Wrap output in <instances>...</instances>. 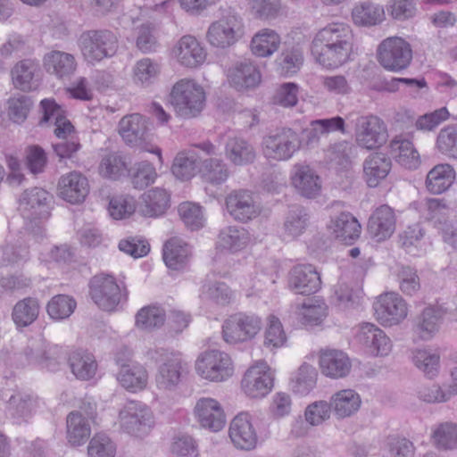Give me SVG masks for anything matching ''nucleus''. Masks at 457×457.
I'll use <instances>...</instances> for the list:
<instances>
[{
  "label": "nucleus",
  "mask_w": 457,
  "mask_h": 457,
  "mask_svg": "<svg viewBox=\"0 0 457 457\" xmlns=\"http://www.w3.org/2000/svg\"><path fill=\"white\" fill-rule=\"evenodd\" d=\"M170 104L176 113L185 119L196 117L205 104L203 87L192 79H180L170 92Z\"/></svg>",
  "instance_id": "nucleus-2"
},
{
  "label": "nucleus",
  "mask_w": 457,
  "mask_h": 457,
  "mask_svg": "<svg viewBox=\"0 0 457 457\" xmlns=\"http://www.w3.org/2000/svg\"><path fill=\"white\" fill-rule=\"evenodd\" d=\"M202 296L217 304L226 305L232 299V291L224 282L206 280L202 286Z\"/></svg>",
  "instance_id": "nucleus-62"
},
{
  "label": "nucleus",
  "mask_w": 457,
  "mask_h": 457,
  "mask_svg": "<svg viewBox=\"0 0 457 457\" xmlns=\"http://www.w3.org/2000/svg\"><path fill=\"white\" fill-rule=\"evenodd\" d=\"M199 173L204 182L215 186L224 183L229 176L227 164L223 161L215 158L202 161Z\"/></svg>",
  "instance_id": "nucleus-51"
},
{
  "label": "nucleus",
  "mask_w": 457,
  "mask_h": 457,
  "mask_svg": "<svg viewBox=\"0 0 457 457\" xmlns=\"http://www.w3.org/2000/svg\"><path fill=\"white\" fill-rule=\"evenodd\" d=\"M262 145L266 157L287 161L300 149L301 139L292 129L278 128L263 137Z\"/></svg>",
  "instance_id": "nucleus-6"
},
{
  "label": "nucleus",
  "mask_w": 457,
  "mask_h": 457,
  "mask_svg": "<svg viewBox=\"0 0 457 457\" xmlns=\"http://www.w3.org/2000/svg\"><path fill=\"white\" fill-rule=\"evenodd\" d=\"M385 449L389 457H413L415 446L406 437L397 435L388 436L385 441Z\"/></svg>",
  "instance_id": "nucleus-64"
},
{
  "label": "nucleus",
  "mask_w": 457,
  "mask_h": 457,
  "mask_svg": "<svg viewBox=\"0 0 457 457\" xmlns=\"http://www.w3.org/2000/svg\"><path fill=\"white\" fill-rule=\"evenodd\" d=\"M99 169L104 177L116 180L128 170V162L121 154L111 153L102 159Z\"/></svg>",
  "instance_id": "nucleus-57"
},
{
  "label": "nucleus",
  "mask_w": 457,
  "mask_h": 457,
  "mask_svg": "<svg viewBox=\"0 0 457 457\" xmlns=\"http://www.w3.org/2000/svg\"><path fill=\"white\" fill-rule=\"evenodd\" d=\"M455 180V170L448 163H441L433 167L426 178V187L434 195H439L450 188Z\"/></svg>",
  "instance_id": "nucleus-38"
},
{
  "label": "nucleus",
  "mask_w": 457,
  "mask_h": 457,
  "mask_svg": "<svg viewBox=\"0 0 457 457\" xmlns=\"http://www.w3.org/2000/svg\"><path fill=\"white\" fill-rule=\"evenodd\" d=\"M191 251L181 238L172 237L163 246L162 258L166 266L173 270H182L187 263Z\"/></svg>",
  "instance_id": "nucleus-34"
},
{
  "label": "nucleus",
  "mask_w": 457,
  "mask_h": 457,
  "mask_svg": "<svg viewBox=\"0 0 457 457\" xmlns=\"http://www.w3.org/2000/svg\"><path fill=\"white\" fill-rule=\"evenodd\" d=\"M67 439L72 445L85 444L91 435V424L81 411L70 412L66 419Z\"/></svg>",
  "instance_id": "nucleus-40"
},
{
  "label": "nucleus",
  "mask_w": 457,
  "mask_h": 457,
  "mask_svg": "<svg viewBox=\"0 0 457 457\" xmlns=\"http://www.w3.org/2000/svg\"><path fill=\"white\" fill-rule=\"evenodd\" d=\"M220 17L211 23L206 37L208 42L226 48L237 42L244 35L243 19L232 8H220Z\"/></svg>",
  "instance_id": "nucleus-4"
},
{
  "label": "nucleus",
  "mask_w": 457,
  "mask_h": 457,
  "mask_svg": "<svg viewBox=\"0 0 457 457\" xmlns=\"http://www.w3.org/2000/svg\"><path fill=\"white\" fill-rule=\"evenodd\" d=\"M280 43V37L275 30L263 29L253 37L250 46L256 56L268 57L278 51Z\"/></svg>",
  "instance_id": "nucleus-45"
},
{
  "label": "nucleus",
  "mask_w": 457,
  "mask_h": 457,
  "mask_svg": "<svg viewBox=\"0 0 457 457\" xmlns=\"http://www.w3.org/2000/svg\"><path fill=\"white\" fill-rule=\"evenodd\" d=\"M77 303L75 299L67 295H57L51 298L46 305L49 317L55 320L69 318L75 311Z\"/></svg>",
  "instance_id": "nucleus-56"
},
{
  "label": "nucleus",
  "mask_w": 457,
  "mask_h": 457,
  "mask_svg": "<svg viewBox=\"0 0 457 457\" xmlns=\"http://www.w3.org/2000/svg\"><path fill=\"white\" fill-rule=\"evenodd\" d=\"M226 207L229 215L240 222H247L260 214L253 195L247 190H235L226 197Z\"/></svg>",
  "instance_id": "nucleus-16"
},
{
  "label": "nucleus",
  "mask_w": 457,
  "mask_h": 457,
  "mask_svg": "<svg viewBox=\"0 0 457 457\" xmlns=\"http://www.w3.org/2000/svg\"><path fill=\"white\" fill-rule=\"evenodd\" d=\"M43 63L46 72L59 79H69L75 73L78 66L73 54L59 50L46 54Z\"/></svg>",
  "instance_id": "nucleus-23"
},
{
  "label": "nucleus",
  "mask_w": 457,
  "mask_h": 457,
  "mask_svg": "<svg viewBox=\"0 0 457 457\" xmlns=\"http://www.w3.org/2000/svg\"><path fill=\"white\" fill-rule=\"evenodd\" d=\"M363 178L370 187H376L389 174L392 161L386 154H370L363 162Z\"/></svg>",
  "instance_id": "nucleus-26"
},
{
  "label": "nucleus",
  "mask_w": 457,
  "mask_h": 457,
  "mask_svg": "<svg viewBox=\"0 0 457 457\" xmlns=\"http://www.w3.org/2000/svg\"><path fill=\"white\" fill-rule=\"evenodd\" d=\"M228 79L237 89H247L255 87L260 83L261 73L252 62L245 60L236 62L228 69Z\"/></svg>",
  "instance_id": "nucleus-27"
},
{
  "label": "nucleus",
  "mask_w": 457,
  "mask_h": 457,
  "mask_svg": "<svg viewBox=\"0 0 457 457\" xmlns=\"http://www.w3.org/2000/svg\"><path fill=\"white\" fill-rule=\"evenodd\" d=\"M357 154V147L351 142L341 140L330 145L325 151L326 162L334 168H346Z\"/></svg>",
  "instance_id": "nucleus-43"
},
{
  "label": "nucleus",
  "mask_w": 457,
  "mask_h": 457,
  "mask_svg": "<svg viewBox=\"0 0 457 457\" xmlns=\"http://www.w3.org/2000/svg\"><path fill=\"white\" fill-rule=\"evenodd\" d=\"M228 434L238 449L249 451L256 446L257 434L247 412H241L232 420Z\"/></svg>",
  "instance_id": "nucleus-18"
},
{
  "label": "nucleus",
  "mask_w": 457,
  "mask_h": 457,
  "mask_svg": "<svg viewBox=\"0 0 457 457\" xmlns=\"http://www.w3.org/2000/svg\"><path fill=\"white\" fill-rule=\"evenodd\" d=\"M289 285L296 294L312 295L320 288L321 279L314 266L301 264L291 270Z\"/></svg>",
  "instance_id": "nucleus-21"
},
{
  "label": "nucleus",
  "mask_w": 457,
  "mask_h": 457,
  "mask_svg": "<svg viewBox=\"0 0 457 457\" xmlns=\"http://www.w3.org/2000/svg\"><path fill=\"white\" fill-rule=\"evenodd\" d=\"M119 133L127 145L154 153L162 161V150L159 147H147V144L151 140V133L148 121L143 115L132 113L124 116L119 123Z\"/></svg>",
  "instance_id": "nucleus-9"
},
{
  "label": "nucleus",
  "mask_w": 457,
  "mask_h": 457,
  "mask_svg": "<svg viewBox=\"0 0 457 457\" xmlns=\"http://www.w3.org/2000/svg\"><path fill=\"white\" fill-rule=\"evenodd\" d=\"M8 116L17 124L24 122L33 106V100L26 95H18L11 97L8 102Z\"/></svg>",
  "instance_id": "nucleus-63"
},
{
  "label": "nucleus",
  "mask_w": 457,
  "mask_h": 457,
  "mask_svg": "<svg viewBox=\"0 0 457 457\" xmlns=\"http://www.w3.org/2000/svg\"><path fill=\"white\" fill-rule=\"evenodd\" d=\"M444 314L439 307H426L414 320L415 334L422 340L431 339L438 332Z\"/></svg>",
  "instance_id": "nucleus-29"
},
{
  "label": "nucleus",
  "mask_w": 457,
  "mask_h": 457,
  "mask_svg": "<svg viewBox=\"0 0 457 457\" xmlns=\"http://www.w3.org/2000/svg\"><path fill=\"white\" fill-rule=\"evenodd\" d=\"M436 146L441 154L457 159V123L446 125L440 129Z\"/></svg>",
  "instance_id": "nucleus-58"
},
{
  "label": "nucleus",
  "mask_w": 457,
  "mask_h": 457,
  "mask_svg": "<svg viewBox=\"0 0 457 457\" xmlns=\"http://www.w3.org/2000/svg\"><path fill=\"white\" fill-rule=\"evenodd\" d=\"M373 309L377 320L383 326L389 327L400 323L408 312L405 301L394 292L379 295L373 303Z\"/></svg>",
  "instance_id": "nucleus-14"
},
{
  "label": "nucleus",
  "mask_w": 457,
  "mask_h": 457,
  "mask_svg": "<svg viewBox=\"0 0 457 457\" xmlns=\"http://www.w3.org/2000/svg\"><path fill=\"white\" fill-rule=\"evenodd\" d=\"M273 375L265 363L251 367L242 379L245 393L252 398L263 397L273 386Z\"/></svg>",
  "instance_id": "nucleus-15"
},
{
  "label": "nucleus",
  "mask_w": 457,
  "mask_h": 457,
  "mask_svg": "<svg viewBox=\"0 0 457 457\" xmlns=\"http://www.w3.org/2000/svg\"><path fill=\"white\" fill-rule=\"evenodd\" d=\"M128 172L133 187L137 189L147 187L154 182L157 177L155 168L146 161L135 163Z\"/></svg>",
  "instance_id": "nucleus-55"
},
{
  "label": "nucleus",
  "mask_w": 457,
  "mask_h": 457,
  "mask_svg": "<svg viewBox=\"0 0 457 457\" xmlns=\"http://www.w3.org/2000/svg\"><path fill=\"white\" fill-rule=\"evenodd\" d=\"M360 395L352 389H344L331 396L329 405L331 411L338 418L344 419L354 414L361 406Z\"/></svg>",
  "instance_id": "nucleus-39"
},
{
  "label": "nucleus",
  "mask_w": 457,
  "mask_h": 457,
  "mask_svg": "<svg viewBox=\"0 0 457 457\" xmlns=\"http://www.w3.org/2000/svg\"><path fill=\"white\" fill-rule=\"evenodd\" d=\"M303 62V54L295 48L283 51L276 60L278 71L281 75L291 76L295 74Z\"/></svg>",
  "instance_id": "nucleus-61"
},
{
  "label": "nucleus",
  "mask_w": 457,
  "mask_h": 457,
  "mask_svg": "<svg viewBox=\"0 0 457 457\" xmlns=\"http://www.w3.org/2000/svg\"><path fill=\"white\" fill-rule=\"evenodd\" d=\"M414 366L428 378H434L439 373L440 355L428 349H415L411 353Z\"/></svg>",
  "instance_id": "nucleus-46"
},
{
  "label": "nucleus",
  "mask_w": 457,
  "mask_h": 457,
  "mask_svg": "<svg viewBox=\"0 0 457 457\" xmlns=\"http://www.w3.org/2000/svg\"><path fill=\"white\" fill-rule=\"evenodd\" d=\"M395 229V215L394 210L386 204L378 207L368 221V231L377 241L391 237Z\"/></svg>",
  "instance_id": "nucleus-24"
},
{
  "label": "nucleus",
  "mask_w": 457,
  "mask_h": 457,
  "mask_svg": "<svg viewBox=\"0 0 457 457\" xmlns=\"http://www.w3.org/2000/svg\"><path fill=\"white\" fill-rule=\"evenodd\" d=\"M355 136L360 146L371 150L386 142L387 131L379 118L373 115L360 116L356 120Z\"/></svg>",
  "instance_id": "nucleus-12"
},
{
  "label": "nucleus",
  "mask_w": 457,
  "mask_h": 457,
  "mask_svg": "<svg viewBox=\"0 0 457 457\" xmlns=\"http://www.w3.org/2000/svg\"><path fill=\"white\" fill-rule=\"evenodd\" d=\"M321 373L331 378H345L351 371L352 362L348 355L340 350H325L320 356Z\"/></svg>",
  "instance_id": "nucleus-25"
},
{
  "label": "nucleus",
  "mask_w": 457,
  "mask_h": 457,
  "mask_svg": "<svg viewBox=\"0 0 457 457\" xmlns=\"http://www.w3.org/2000/svg\"><path fill=\"white\" fill-rule=\"evenodd\" d=\"M165 312L159 306H145L141 308L136 315V325L142 329L160 328L164 324Z\"/></svg>",
  "instance_id": "nucleus-59"
},
{
  "label": "nucleus",
  "mask_w": 457,
  "mask_h": 457,
  "mask_svg": "<svg viewBox=\"0 0 457 457\" xmlns=\"http://www.w3.org/2000/svg\"><path fill=\"white\" fill-rule=\"evenodd\" d=\"M79 43L83 57L90 63L112 57L119 47L117 35L109 29L84 31L79 37Z\"/></svg>",
  "instance_id": "nucleus-3"
},
{
  "label": "nucleus",
  "mask_w": 457,
  "mask_h": 457,
  "mask_svg": "<svg viewBox=\"0 0 457 457\" xmlns=\"http://www.w3.org/2000/svg\"><path fill=\"white\" fill-rule=\"evenodd\" d=\"M180 360L172 354L166 361L160 366L156 375V385L162 390H171L177 386L180 380Z\"/></svg>",
  "instance_id": "nucleus-49"
},
{
  "label": "nucleus",
  "mask_w": 457,
  "mask_h": 457,
  "mask_svg": "<svg viewBox=\"0 0 457 457\" xmlns=\"http://www.w3.org/2000/svg\"><path fill=\"white\" fill-rule=\"evenodd\" d=\"M116 364L120 367L117 379L123 387L136 392L146 386L147 372L143 366L137 363H125L120 357L116 358Z\"/></svg>",
  "instance_id": "nucleus-30"
},
{
  "label": "nucleus",
  "mask_w": 457,
  "mask_h": 457,
  "mask_svg": "<svg viewBox=\"0 0 457 457\" xmlns=\"http://www.w3.org/2000/svg\"><path fill=\"white\" fill-rule=\"evenodd\" d=\"M432 440L437 449H457V423L445 421L438 424L432 432Z\"/></svg>",
  "instance_id": "nucleus-53"
},
{
  "label": "nucleus",
  "mask_w": 457,
  "mask_h": 457,
  "mask_svg": "<svg viewBox=\"0 0 457 457\" xmlns=\"http://www.w3.org/2000/svg\"><path fill=\"white\" fill-rule=\"evenodd\" d=\"M53 196L41 187L25 190L20 199L19 207L22 216L30 220H45L50 215Z\"/></svg>",
  "instance_id": "nucleus-13"
},
{
  "label": "nucleus",
  "mask_w": 457,
  "mask_h": 457,
  "mask_svg": "<svg viewBox=\"0 0 457 457\" xmlns=\"http://www.w3.org/2000/svg\"><path fill=\"white\" fill-rule=\"evenodd\" d=\"M391 154L395 161L408 170H415L420 164V154L409 139L395 137L390 142Z\"/></svg>",
  "instance_id": "nucleus-37"
},
{
  "label": "nucleus",
  "mask_w": 457,
  "mask_h": 457,
  "mask_svg": "<svg viewBox=\"0 0 457 457\" xmlns=\"http://www.w3.org/2000/svg\"><path fill=\"white\" fill-rule=\"evenodd\" d=\"M291 180L297 193L303 197L315 198L320 193L321 179L309 165L299 163L294 165Z\"/></svg>",
  "instance_id": "nucleus-19"
},
{
  "label": "nucleus",
  "mask_w": 457,
  "mask_h": 457,
  "mask_svg": "<svg viewBox=\"0 0 457 457\" xmlns=\"http://www.w3.org/2000/svg\"><path fill=\"white\" fill-rule=\"evenodd\" d=\"M262 319L254 313L237 312L222 324V337L226 343L238 344L252 340L262 329Z\"/></svg>",
  "instance_id": "nucleus-5"
},
{
  "label": "nucleus",
  "mask_w": 457,
  "mask_h": 457,
  "mask_svg": "<svg viewBox=\"0 0 457 457\" xmlns=\"http://www.w3.org/2000/svg\"><path fill=\"white\" fill-rule=\"evenodd\" d=\"M89 193L87 179L80 172L62 175L58 182V195L71 204L83 203Z\"/></svg>",
  "instance_id": "nucleus-17"
},
{
  "label": "nucleus",
  "mask_w": 457,
  "mask_h": 457,
  "mask_svg": "<svg viewBox=\"0 0 457 457\" xmlns=\"http://www.w3.org/2000/svg\"><path fill=\"white\" fill-rule=\"evenodd\" d=\"M161 72L160 63L151 58L138 60L133 70V78L136 83L142 86L153 84Z\"/></svg>",
  "instance_id": "nucleus-54"
},
{
  "label": "nucleus",
  "mask_w": 457,
  "mask_h": 457,
  "mask_svg": "<svg viewBox=\"0 0 457 457\" xmlns=\"http://www.w3.org/2000/svg\"><path fill=\"white\" fill-rule=\"evenodd\" d=\"M378 61L387 71L399 72L405 70L412 60L411 45L398 37L384 39L377 50Z\"/></svg>",
  "instance_id": "nucleus-7"
},
{
  "label": "nucleus",
  "mask_w": 457,
  "mask_h": 457,
  "mask_svg": "<svg viewBox=\"0 0 457 457\" xmlns=\"http://www.w3.org/2000/svg\"><path fill=\"white\" fill-rule=\"evenodd\" d=\"M310 216L306 209L300 205H294L288 211L284 221L285 236L295 238L301 236L309 225Z\"/></svg>",
  "instance_id": "nucleus-48"
},
{
  "label": "nucleus",
  "mask_w": 457,
  "mask_h": 457,
  "mask_svg": "<svg viewBox=\"0 0 457 457\" xmlns=\"http://www.w3.org/2000/svg\"><path fill=\"white\" fill-rule=\"evenodd\" d=\"M43 110V117L40 123L54 125V133L57 137H63L73 130L71 122L64 116V111L54 100L44 99L40 103Z\"/></svg>",
  "instance_id": "nucleus-31"
},
{
  "label": "nucleus",
  "mask_w": 457,
  "mask_h": 457,
  "mask_svg": "<svg viewBox=\"0 0 457 457\" xmlns=\"http://www.w3.org/2000/svg\"><path fill=\"white\" fill-rule=\"evenodd\" d=\"M170 206V195L165 189L155 187L144 193L138 204V212L144 217L157 218Z\"/></svg>",
  "instance_id": "nucleus-28"
},
{
  "label": "nucleus",
  "mask_w": 457,
  "mask_h": 457,
  "mask_svg": "<svg viewBox=\"0 0 457 457\" xmlns=\"http://www.w3.org/2000/svg\"><path fill=\"white\" fill-rule=\"evenodd\" d=\"M383 7L372 3H363L356 5L352 12L353 21L361 26H374L384 20Z\"/></svg>",
  "instance_id": "nucleus-52"
},
{
  "label": "nucleus",
  "mask_w": 457,
  "mask_h": 457,
  "mask_svg": "<svg viewBox=\"0 0 457 457\" xmlns=\"http://www.w3.org/2000/svg\"><path fill=\"white\" fill-rule=\"evenodd\" d=\"M353 32L345 23H332L321 29L312 41V54L326 68H337L349 60Z\"/></svg>",
  "instance_id": "nucleus-1"
},
{
  "label": "nucleus",
  "mask_w": 457,
  "mask_h": 457,
  "mask_svg": "<svg viewBox=\"0 0 457 457\" xmlns=\"http://www.w3.org/2000/svg\"><path fill=\"white\" fill-rule=\"evenodd\" d=\"M119 418L121 428L136 436L146 435L154 423L150 409L137 401L128 402L120 411Z\"/></svg>",
  "instance_id": "nucleus-10"
},
{
  "label": "nucleus",
  "mask_w": 457,
  "mask_h": 457,
  "mask_svg": "<svg viewBox=\"0 0 457 457\" xmlns=\"http://www.w3.org/2000/svg\"><path fill=\"white\" fill-rule=\"evenodd\" d=\"M195 413L200 425L217 432L226 423L224 411L218 401L212 398H201L195 406Z\"/></svg>",
  "instance_id": "nucleus-20"
},
{
  "label": "nucleus",
  "mask_w": 457,
  "mask_h": 457,
  "mask_svg": "<svg viewBox=\"0 0 457 457\" xmlns=\"http://www.w3.org/2000/svg\"><path fill=\"white\" fill-rule=\"evenodd\" d=\"M329 228L336 238L346 245H352L361 234V225L357 219L346 212L332 219Z\"/></svg>",
  "instance_id": "nucleus-32"
},
{
  "label": "nucleus",
  "mask_w": 457,
  "mask_h": 457,
  "mask_svg": "<svg viewBox=\"0 0 457 457\" xmlns=\"http://www.w3.org/2000/svg\"><path fill=\"white\" fill-rule=\"evenodd\" d=\"M198 375L210 381H223L232 375L233 369L229 355L219 350L203 353L195 361Z\"/></svg>",
  "instance_id": "nucleus-11"
},
{
  "label": "nucleus",
  "mask_w": 457,
  "mask_h": 457,
  "mask_svg": "<svg viewBox=\"0 0 457 457\" xmlns=\"http://www.w3.org/2000/svg\"><path fill=\"white\" fill-rule=\"evenodd\" d=\"M250 242L249 232L237 226L222 228L218 236L217 247L229 253H237L245 249Z\"/></svg>",
  "instance_id": "nucleus-36"
},
{
  "label": "nucleus",
  "mask_w": 457,
  "mask_h": 457,
  "mask_svg": "<svg viewBox=\"0 0 457 457\" xmlns=\"http://www.w3.org/2000/svg\"><path fill=\"white\" fill-rule=\"evenodd\" d=\"M226 158L237 166L253 163L256 157L254 147L245 139L229 137L225 145Z\"/></svg>",
  "instance_id": "nucleus-35"
},
{
  "label": "nucleus",
  "mask_w": 457,
  "mask_h": 457,
  "mask_svg": "<svg viewBox=\"0 0 457 457\" xmlns=\"http://www.w3.org/2000/svg\"><path fill=\"white\" fill-rule=\"evenodd\" d=\"M40 304L37 298L26 297L18 301L12 312V319L18 328L31 325L38 318Z\"/></svg>",
  "instance_id": "nucleus-44"
},
{
  "label": "nucleus",
  "mask_w": 457,
  "mask_h": 457,
  "mask_svg": "<svg viewBox=\"0 0 457 457\" xmlns=\"http://www.w3.org/2000/svg\"><path fill=\"white\" fill-rule=\"evenodd\" d=\"M178 62L187 68H197L206 59V51L193 36H183L174 47Z\"/></svg>",
  "instance_id": "nucleus-22"
},
{
  "label": "nucleus",
  "mask_w": 457,
  "mask_h": 457,
  "mask_svg": "<svg viewBox=\"0 0 457 457\" xmlns=\"http://www.w3.org/2000/svg\"><path fill=\"white\" fill-rule=\"evenodd\" d=\"M36 410V400L28 393L12 394L6 406L7 413L17 423L27 421Z\"/></svg>",
  "instance_id": "nucleus-41"
},
{
  "label": "nucleus",
  "mask_w": 457,
  "mask_h": 457,
  "mask_svg": "<svg viewBox=\"0 0 457 457\" xmlns=\"http://www.w3.org/2000/svg\"><path fill=\"white\" fill-rule=\"evenodd\" d=\"M200 165L198 159L194 154H179L173 161L171 171L176 178L187 180L195 175Z\"/></svg>",
  "instance_id": "nucleus-60"
},
{
  "label": "nucleus",
  "mask_w": 457,
  "mask_h": 457,
  "mask_svg": "<svg viewBox=\"0 0 457 457\" xmlns=\"http://www.w3.org/2000/svg\"><path fill=\"white\" fill-rule=\"evenodd\" d=\"M68 362L71 372L78 379L88 380L96 375V361L94 355L87 351L76 350L71 352Z\"/></svg>",
  "instance_id": "nucleus-42"
},
{
  "label": "nucleus",
  "mask_w": 457,
  "mask_h": 457,
  "mask_svg": "<svg viewBox=\"0 0 457 457\" xmlns=\"http://www.w3.org/2000/svg\"><path fill=\"white\" fill-rule=\"evenodd\" d=\"M22 355L28 364H40L50 371H55L60 364V357L51 358L47 356L43 342L39 340L29 341L24 348Z\"/></svg>",
  "instance_id": "nucleus-47"
},
{
  "label": "nucleus",
  "mask_w": 457,
  "mask_h": 457,
  "mask_svg": "<svg viewBox=\"0 0 457 457\" xmlns=\"http://www.w3.org/2000/svg\"><path fill=\"white\" fill-rule=\"evenodd\" d=\"M318 371L311 364H302L290 380L291 389L300 395H308L316 386Z\"/></svg>",
  "instance_id": "nucleus-50"
},
{
  "label": "nucleus",
  "mask_w": 457,
  "mask_h": 457,
  "mask_svg": "<svg viewBox=\"0 0 457 457\" xmlns=\"http://www.w3.org/2000/svg\"><path fill=\"white\" fill-rule=\"evenodd\" d=\"M90 295L94 303L103 311L112 312L126 301L127 292L117 284L113 276L100 274L94 276L89 283Z\"/></svg>",
  "instance_id": "nucleus-8"
},
{
  "label": "nucleus",
  "mask_w": 457,
  "mask_h": 457,
  "mask_svg": "<svg viewBox=\"0 0 457 457\" xmlns=\"http://www.w3.org/2000/svg\"><path fill=\"white\" fill-rule=\"evenodd\" d=\"M39 71V64L32 59L18 62L11 70L12 81L15 88L30 91L37 87L35 77Z\"/></svg>",
  "instance_id": "nucleus-33"
}]
</instances>
